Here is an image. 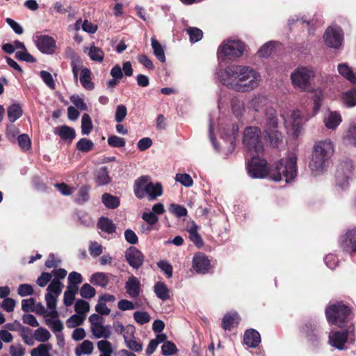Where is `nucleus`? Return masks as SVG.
<instances>
[{
    "mask_svg": "<svg viewBox=\"0 0 356 356\" xmlns=\"http://www.w3.org/2000/svg\"><path fill=\"white\" fill-rule=\"evenodd\" d=\"M243 341L250 348H255L261 342L260 334L255 330H248L244 334Z\"/></svg>",
    "mask_w": 356,
    "mask_h": 356,
    "instance_id": "obj_21",
    "label": "nucleus"
},
{
    "mask_svg": "<svg viewBox=\"0 0 356 356\" xmlns=\"http://www.w3.org/2000/svg\"><path fill=\"white\" fill-rule=\"evenodd\" d=\"M76 147L78 150L82 152H88L93 149L94 143L92 140L83 138L77 142Z\"/></svg>",
    "mask_w": 356,
    "mask_h": 356,
    "instance_id": "obj_48",
    "label": "nucleus"
},
{
    "mask_svg": "<svg viewBox=\"0 0 356 356\" xmlns=\"http://www.w3.org/2000/svg\"><path fill=\"white\" fill-rule=\"evenodd\" d=\"M220 82L237 92L256 89L261 81V74L253 68L242 65H232L218 73Z\"/></svg>",
    "mask_w": 356,
    "mask_h": 356,
    "instance_id": "obj_2",
    "label": "nucleus"
},
{
    "mask_svg": "<svg viewBox=\"0 0 356 356\" xmlns=\"http://www.w3.org/2000/svg\"><path fill=\"white\" fill-rule=\"evenodd\" d=\"M244 44L238 40L224 41L218 48V54L225 59L234 60L244 51Z\"/></svg>",
    "mask_w": 356,
    "mask_h": 356,
    "instance_id": "obj_10",
    "label": "nucleus"
},
{
    "mask_svg": "<svg viewBox=\"0 0 356 356\" xmlns=\"http://www.w3.org/2000/svg\"><path fill=\"white\" fill-rule=\"evenodd\" d=\"M151 44L155 56L159 60L164 63L165 61V56L161 44L154 37L151 38Z\"/></svg>",
    "mask_w": 356,
    "mask_h": 356,
    "instance_id": "obj_36",
    "label": "nucleus"
},
{
    "mask_svg": "<svg viewBox=\"0 0 356 356\" xmlns=\"http://www.w3.org/2000/svg\"><path fill=\"white\" fill-rule=\"evenodd\" d=\"M52 348L51 343H40L31 350L30 355L31 356H50Z\"/></svg>",
    "mask_w": 356,
    "mask_h": 356,
    "instance_id": "obj_31",
    "label": "nucleus"
},
{
    "mask_svg": "<svg viewBox=\"0 0 356 356\" xmlns=\"http://www.w3.org/2000/svg\"><path fill=\"white\" fill-rule=\"evenodd\" d=\"M274 45L273 42H267L264 44L258 51V54L260 57H268L273 53Z\"/></svg>",
    "mask_w": 356,
    "mask_h": 356,
    "instance_id": "obj_62",
    "label": "nucleus"
},
{
    "mask_svg": "<svg viewBox=\"0 0 356 356\" xmlns=\"http://www.w3.org/2000/svg\"><path fill=\"white\" fill-rule=\"evenodd\" d=\"M354 166L350 160L343 161L338 165L336 172L337 185L342 189L346 188L351 179Z\"/></svg>",
    "mask_w": 356,
    "mask_h": 356,
    "instance_id": "obj_11",
    "label": "nucleus"
},
{
    "mask_svg": "<svg viewBox=\"0 0 356 356\" xmlns=\"http://www.w3.org/2000/svg\"><path fill=\"white\" fill-rule=\"evenodd\" d=\"M238 127L237 126H233L231 130H223L222 132V138H223L225 140H227V142L230 143L231 144L233 143L234 140H235L236 136L238 133Z\"/></svg>",
    "mask_w": 356,
    "mask_h": 356,
    "instance_id": "obj_57",
    "label": "nucleus"
},
{
    "mask_svg": "<svg viewBox=\"0 0 356 356\" xmlns=\"http://www.w3.org/2000/svg\"><path fill=\"white\" fill-rule=\"evenodd\" d=\"M97 227L102 232L107 234H113L115 232L116 227L111 220L108 218L102 217L99 219Z\"/></svg>",
    "mask_w": 356,
    "mask_h": 356,
    "instance_id": "obj_30",
    "label": "nucleus"
},
{
    "mask_svg": "<svg viewBox=\"0 0 356 356\" xmlns=\"http://www.w3.org/2000/svg\"><path fill=\"white\" fill-rule=\"evenodd\" d=\"M240 318L236 313L227 314L222 320V327L224 330H230L239 323Z\"/></svg>",
    "mask_w": 356,
    "mask_h": 356,
    "instance_id": "obj_28",
    "label": "nucleus"
},
{
    "mask_svg": "<svg viewBox=\"0 0 356 356\" xmlns=\"http://www.w3.org/2000/svg\"><path fill=\"white\" fill-rule=\"evenodd\" d=\"M35 43L38 49L44 54H51L54 52L56 42L51 36L37 35L35 38Z\"/></svg>",
    "mask_w": 356,
    "mask_h": 356,
    "instance_id": "obj_14",
    "label": "nucleus"
},
{
    "mask_svg": "<svg viewBox=\"0 0 356 356\" xmlns=\"http://www.w3.org/2000/svg\"><path fill=\"white\" fill-rule=\"evenodd\" d=\"M124 257L130 266L135 269L140 268L145 259L143 254L134 246H131L127 249Z\"/></svg>",
    "mask_w": 356,
    "mask_h": 356,
    "instance_id": "obj_13",
    "label": "nucleus"
},
{
    "mask_svg": "<svg viewBox=\"0 0 356 356\" xmlns=\"http://www.w3.org/2000/svg\"><path fill=\"white\" fill-rule=\"evenodd\" d=\"M140 286L138 279L134 276H131L125 284L126 291L130 297L136 298L140 293Z\"/></svg>",
    "mask_w": 356,
    "mask_h": 356,
    "instance_id": "obj_22",
    "label": "nucleus"
},
{
    "mask_svg": "<svg viewBox=\"0 0 356 356\" xmlns=\"http://www.w3.org/2000/svg\"><path fill=\"white\" fill-rule=\"evenodd\" d=\"M340 245L346 252H356V229H350L342 236Z\"/></svg>",
    "mask_w": 356,
    "mask_h": 356,
    "instance_id": "obj_15",
    "label": "nucleus"
},
{
    "mask_svg": "<svg viewBox=\"0 0 356 356\" xmlns=\"http://www.w3.org/2000/svg\"><path fill=\"white\" fill-rule=\"evenodd\" d=\"M343 32L339 26H330L325 32L324 40L330 48L339 47L343 42Z\"/></svg>",
    "mask_w": 356,
    "mask_h": 356,
    "instance_id": "obj_12",
    "label": "nucleus"
},
{
    "mask_svg": "<svg viewBox=\"0 0 356 356\" xmlns=\"http://www.w3.org/2000/svg\"><path fill=\"white\" fill-rule=\"evenodd\" d=\"M95 180L98 185H105L111 181L108 172L106 167H102L95 172Z\"/></svg>",
    "mask_w": 356,
    "mask_h": 356,
    "instance_id": "obj_38",
    "label": "nucleus"
},
{
    "mask_svg": "<svg viewBox=\"0 0 356 356\" xmlns=\"http://www.w3.org/2000/svg\"><path fill=\"white\" fill-rule=\"evenodd\" d=\"M252 159L248 163V175L252 178H264L267 176L275 181L284 178L286 183L293 180L297 175V158L290 153L286 158H282L268 170L267 162L257 154H251Z\"/></svg>",
    "mask_w": 356,
    "mask_h": 356,
    "instance_id": "obj_1",
    "label": "nucleus"
},
{
    "mask_svg": "<svg viewBox=\"0 0 356 356\" xmlns=\"http://www.w3.org/2000/svg\"><path fill=\"white\" fill-rule=\"evenodd\" d=\"M109 275L110 274L108 273L97 272L91 275L90 282L95 286H99L102 288H105L109 283Z\"/></svg>",
    "mask_w": 356,
    "mask_h": 356,
    "instance_id": "obj_24",
    "label": "nucleus"
},
{
    "mask_svg": "<svg viewBox=\"0 0 356 356\" xmlns=\"http://www.w3.org/2000/svg\"><path fill=\"white\" fill-rule=\"evenodd\" d=\"M90 330L92 334L97 339H108L111 335V327L109 325H104L103 323L94 327H90Z\"/></svg>",
    "mask_w": 356,
    "mask_h": 356,
    "instance_id": "obj_27",
    "label": "nucleus"
},
{
    "mask_svg": "<svg viewBox=\"0 0 356 356\" xmlns=\"http://www.w3.org/2000/svg\"><path fill=\"white\" fill-rule=\"evenodd\" d=\"M168 210L177 218L186 216L188 213L187 209L184 207L175 203L170 204Z\"/></svg>",
    "mask_w": 356,
    "mask_h": 356,
    "instance_id": "obj_47",
    "label": "nucleus"
},
{
    "mask_svg": "<svg viewBox=\"0 0 356 356\" xmlns=\"http://www.w3.org/2000/svg\"><path fill=\"white\" fill-rule=\"evenodd\" d=\"M102 202L108 209H115L120 205V200L118 197L104 193L102 197Z\"/></svg>",
    "mask_w": 356,
    "mask_h": 356,
    "instance_id": "obj_41",
    "label": "nucleus"
},
{
    "mask_svg": "<svg viewBox=\"0 0 356 356\" xmlns=\"http://www.w3.org/2000/svg\"><path fill=\"white\" fill-rule=\"evenodd\" d=\"M343 102L347 107L356 106V90L351 89L343 94Z\"/></svg>",
    "mask_w": 356,
    "mask_h": 356,
    "instance_id": "obj_42",
    "label": "nucleus"
},
{
    "mask_svg": "<svg viewBox=\"0 0 356 356\" xmlns=\"http://www.w3.org/2000/svg\"><path fill=\"white\" fill-rule=\"evenodd\" d=\"M67 273V270L64 268H58L52 270L51 274L54 277L47 288V293L45 294L46 303L52 307L54 306L55 301L58 300L64 287L61 280L66 277Z\"/></svg>",
    "mask_w": 356,
    "mask_h": 356,
    "instance_id": "obj_5",
    "label": "nucleus"
},
{
    "mask_svg": "<svg viewBox=\"0 0 356 356\" xmlns=\"http://www.w3.org/2000/svg\"><path fill=\"white\" fill-rule=\"evenodd\" d=\"M54 133L55 135L59 136L64 140H69L72 141L76 136L74 129L67 125L55 127Z\"/></svg>",
    "mask_w": 356,
    "mask_h": 356,
    "instance_id": "obj_23",
    "label": "nucleus"
},
{
    "mask_svg": "<svg viewBox=\"0 0 356 356\" xmlns=\"http://www.w3.org/2000/svg\"><path fill=\"white\" fill-rule=\"evenodd\" d=\"M176 351V346L171 341H166L161 346V353L165 356L173 355Z\"/></svg>",
    "mask_w": 356,
    "mask_h": 356,
    "instance_id": "obj_63",
    "label": "nucleus"
},
{
    "mask_svg": "<svg viewBox=\"0 0 356 356\" xmlns=\"http://www.w3.org/2000/svg\"><path fill=\"white\" fill-rule=\"evenodd\" d=\"M334 152V146L331 140L325 139L315 143L309 161V168L314 175L320 174L325 170Z\"/></svg>",
    "mask_w": 356,
    "mask_h": 356,
    "instance_id": "obj_3",
    "label": "nucleus"
},
{
    "mask_svg": "<svg viewBox=\"0 0 356 356\" xmlns=\"http://www.w3.org/2000/svg\"><path fill=\"white\" fill-rule=\"evenodd\" d=\"M210 266V261L208 258L202 253L196 254L193 260V266L196 272L199 273H206Z\"/></svg>",
    "mask_w": 356,
    "mask_h": 356,
    "instance_id": "obj_20",
    "label": "nucleus"
},
{
    "mask_svg": "<svg viewBox=\"0 0 356 356\" xmlns=\"http://www.w3.org/2000/svg\"><path fill=\"white\" fill-rule=\"evenodd\" d=\"M56 305L57 301H55L54 307L47 303V308L49 309V312H47L41 304H39L38 307H40L41 314L44 316L50 317L49 318L45 319V324L51 328L56 338H59V337H61V332L64 328V325L58 318V313L56 310Z\"/></svg>",
    "mask_w": 356,
    "mask_h": 356,
    "instance_id": "obj_9",
    "label": "nucleus"
},
{
    "mask_svg": "<svg viewBox=\"0 0 356 356\" xmlns=\"http://www.w3.org/2000/svg\"><path fill=\"white\" fill-rule=\"evenodd\" d=\"M316 75V72L312 66L300 65L296 67L291 74L292 85L296 88L306 91L309 89L311 79Z\"/></svg>",
    "mask_w": 356,
    "mask_h": 356,
    "instance_id": "obj_6",
    "label": "nucleus"
},
{
    "mask_svg": "<svg viewBox=\"0 0 356 356\" xmlns=\"http://www.w3.org/2000/svg\"><path fill=\"white\" fill-rule=\"evenodd\" d=\"M344 140L349 145H356V121L350 125Z\"/></svg>",
    "mask_w": 356,
    "mask_h": 356,
    "instance_id": "obj_45",
    "label": "nucleus"
},
{
    "mask_svg": "<svg viewBox=\"0 0 356 356\" xmlns=\"http://www.w3.org/2000/svg\"><path fill=\"white\" fill-rule=\"evenodd\" d=\"M197 225L193 222L192 225L188 227V232L191 241L198 248H200L203 245V241L197 232Z\"/></svg>",
    "mask_w": 356,
    "mask_h": 356,
    "instance_id": "obj_33",
    "label": "nucleus"
},
{
    "mask_svg": "<svg viewBox=\"0 0 356 356\" xmlns=\"http://www.w3.org/2000/svg\"><path fill=\"white\" fill-rule=\"evenodd\" d=\"M97 348L102 354L113 353L112 344L107 340H101L97 342Z\"/></svg>",
    "mask_w": 356,
    "mask_h": 356,
    "instance_id": "obj_58",
    "label": "nucleus"
},
{
    "mask_svg": "<svg viewBox=\"0 0 356 356\" xmlns=\"http://www.w3.org/2000/svg\"><path fill=\"white\" fill-rule=\"evenodd\" d=\"M186 31L189 35L190 41L193 43L200 40L203 35L202 31L195 27H190L187 29Z\"/></svg>",
    "mask_w": 356,
    "mask_h": 356,
    "instance_id": "obj_55",
    "label": "nucleus"
},
{
    "mask_svg": "<svg viewBox=\"0 0 356 356\" xmlns=\"http://www.w3.org/2000/svg\"><path fill=\"white\" fill-rule=\"evenodd\" d=\"M78 292V290L73 287V289L67 288L64 293L63 303L65 306L69 307L73 304L75 299V295Z\"/></svg>",
    "mask_w": 356,
    "mask_h": 356,
    "instance_id": "obj_49",
    "label": "nucleus"
},
{
    "mask_svg": "<svg viewBox=\"0 0 356 356\" xmlns=\"http://www.w3.org/2000/svg\"><path fill=\"white\" fill-rule=\"evenodd\" d=\"M83 277L79 273L73 271L71 272L67 277V288L73 289L74 287L76 290L79 289L78 285L82 283Z\"/></svg>",
    "mask_w": 356,
    "mask_h": 356,
    "instance_id": "obj_40",
    "label": "nucleus"
},
{
    "mask_svg": "<svg viewBox=\"0 0 356 356\" xmlns=\"http://www.w3.org/2000/svg\"><path fill=\"white\" fill-rule=\"evenodd\" d=\"M33 337L40 343H47V342L51 339V334L47 329L40 327L34 331Z\"/></svg>",
    "mask_w": 356,
    "mask_h": 356,
    "instance_id": "obj_34",
    "label": "nucleus"
},
{
    "mask_svg": "<svg viewBox=\"0 0 356 356\" xmlns=\"http://www.w3.org/2000/svg\"><path fill=\"white\" fill-rule=\"evenodd\" d=\"M243 143L250 154L260 155L264 152V146L260 140V129L258 127H247L243 133Z\"/></svg>",
    "mask_w": 356,
    "mask_h": 356,
    "instance_id": "obj_8",
    "label": "nucleus"
},
{
    "mask_svg": "<svg viewBox=\"0 0 356 356\" xmlns=\"http://www.w3.org/2000/svg\"><path fill=\"white\" fill-rule=\"evenodd\" d=\"M96 294V291L89 284H84L80 289V295L82 298L86 299H90Z\"/></svg>",
    "mask_w": 356,
    "mask_h": 356,
    "instance_id": "obj_50",
    "label": "nucleus"
},
{
    "mask_svg": "<svg viewBox=\"0 0 356 356\" xmlns=\"http://www.w3.org/2000/svg\"><path fill=\"white\" fill-rule=\"evenodd\" d=\"M232 109L233 113L236 117L241 116L243 115V112L245 111V106H244L243 102L237 99H232Z\"/></svg>",
    "mask_w": 356,
    "mask_h": 356,
    "instance_id": "obj_53",
    "label": "nucleus"
},
{
    "mask_svg": "<svg viewBox=\"0 0 356 356\" xmlns=\"http://www.w3.org/2000/svg\"><path fill=\"white\" fill-rule=\"evenodd\" d=\"M8 118L10 122H15L22 115V110L19 104H13L7 109Z\"/></svg>",
    "mask_w": 356,
    "mask_h": 356,
    "instance_id": "obj_39",
    "label": "nucleus"
},
{
    "mask_svg": "<svg viewBox=\"0 0 356 356\" xmlns=\"http://www.w3.org/2000/svg\"><path fill=\"white\" fill-rule=\"evenodd\" d=\"M90 70L86 67H83L80 74V82L83 88L87 90L93 88V83L91 82Z\"/></svg>",
    "mask_w": 356,
    "mask_h": 356,
    "instance_id": "obj_35",
    "label": "nucleus"
},
{
    "mask_svg": "<svg viewBox=\"0 0 356 356\" xmlns=\"http://www.w3.org/2000/svg\"><path fill=\"white\" fill-rule=\"evenodd\" d=\"M151 180L149 176H142L138 178L134 183V193L139 198L143 199L146 196V192Z\"/></svg>",
    "mask_w": 356,
    "mask_h": 356,
    "instance_id": "obj_19",
    "label": "nucleus"
},
{
    "mask_svg": "<svg viewBox=\"0 0 356 356\" xmlns=\"http://www.w3.org/2000/svg\"><path fill=\"white\" fill-rule=\"evenodd\" d=\"M18 145L23 151L30 149L31 147V140L27 134L19 135L17 138Z\"/></svg>",
    "mask_w": 356,
    "mask_h": 356,
    "instance_id": "obj_54",
    "label": "nucleus"
},
{
    "mask_svg": "<svg viewBox=\"0 0 356 356\" xmlns=\"http://www.w3.org/2000/svg\"><path fill=\"white\" fill-rule=\"evenodd\" d=\"M341 122L340 114L336 111H328L324 118L325 125L327 128L334 129L339 125Z\"/></svg>",
    "mask_w": 356,
    "mask_h": 356,
    "instance_id": "obj_25",
    "label": "nucleus"
},
{
    "mask_svg": "<svg viewBox=\"0 0 356 356\" xmlns=\"http://www.w3.org/2000/svg\"><path fill=\"white\" fill-rule=\"evenodd\" d=\"M282 117L284 121L286 127L291 126L295 134H297L303 121L307 120V118H304V116L299 110L292 111L289 120H286L283 115H282Z\"/></svg>",
    "mask_w": 356,
    "mask_h": 356,
    "instance_id": "obj_17",
    "label": "nucleus"
},
{
    "mask_svg": "<svg viewBox=\"0 0 356 356\" xmlns=\"http://www.w3.org/2000/svg\"><path fill=\"white\" fill-rule=\"evenodd\" d=\"M85 318V316L74 314L66 321V325L69 328H74L81 325Z\"/></svg>",
    "mask_w": 356,
    "mask_h": 356,
    "instance_id": "obj_52",
    "label": "nucleus"
},
{
    "mask_svg": "<svg viewBox=\"0 0 356 356\" xmlns=\"http://www.w3.org/2000/svg\"><path fill=\"white\" fill-rule=\"evenodd\" d=\"M271 104L267 96L263 94L254 95L249 101V106L256 112L265 109L267 106H271Z\"/></svg>",
    "mask_w": 356,
    "mask_h": 356,
    "instance_id": "obj_18",
    "label": "nucleus"
},
{
    "mask_svg": "<svg viewBox=\"0 0 356 356\" xmlns=\"http://www.w3.org/2000/svg\"><path fill=\"white\" fill-rule=\"evenodd\" d=\"M88 56L92 60L101 63L104 60V53L102 49L91 46L88 51Z\"/></svg>",
    "mask_w": 356,
    "mask_h": 356,
    "instance_id": "obj_43",
    "label": "nucleus"
},
{
    "mask_svg": "<svg viewBox=\"0 0 356 356\" xmlns=\"http://www.w3.org/2000/svg\"><path fill=\"white\" fill-rule=\"evenodd\" d=\"M134 318L137 323L143 325L150 321V315L147 312L137 311L134 313Z\"/></svg>",
    "mask_w": 356,
    "mask_h": 356,
    "instance_id": "obj_56",
    "label": "nucleus"
},
{
    "mask_svg": "<svg viewBox=\"0 0 356 356\" xmlns=\"http://www.w3.org/2000/svg\"><path fill=\"white\" fill-rule=\"evenodd\" d=\"M339 74L348 79L353 85L356 86V77L351 69L346 64H339L338 65Z\"/></svg>",
    "mask_w": 356,
    "mask_h": 356,
    "instance_id": "obj_37",
    "label": "nucleus"
},
{
    "mask_svg": "<svg viewBox=\"0 0 356 356\" xmlns=\"http://www.w3.org/2000/svg\"><path fill=\"white\" fill-rule=\"evenodd\" d=\"M74 310L77 314L86 317V314L90 310V305L86 300L78 299L74 305Z\"/></svg>",
    "mask_w": 356,
    "mask_h": 356,
    "instance_id": "obj_44",
    "label": "nucleus"
},
{
    "mask_svg": "<svg viewBox=\"0 0 356 356\" xmlns=\"http://www.w3.org/2000/svg\"><path fill=\"white\" fill-rule=\"evenodd\" d=\"M348 331H338L333 333H330L329 335V343L339 349L343 350L346 348V343L348 341Z\"/></svg>",
    "mask_w": 356,
    "mask_h": 356,
    "instance_id": "obj_16",
    "label": "nucleus"
},
{
    "mask_svg": "<svg viewBox=\"0 0 356 356\" xmlns=\"http://www.w3.org/2000/svg\"><path fill=\"white\" fill-rule=\"evenodd\" d=\"M154 291L156 296L162 300L165 301L170 298V291L165 284L162 282H158L155 284Z\"/></svg>",
    "mask_w": 356,
    "mask_h": 356,
    "instance_id": "obj_32",
    "label": "nucleus"
},
{
    "mask_svg": "<svg viewBox=\"0 0 356 356\" xmlns=\"http://www.w3.org/2000/svg\"><path fill=\"white\" fill-rule=\"evenodd\" d=\"M279 124L276 110L272 106H267L264 111L261 126L270 142L275 145H277L282 139V134L278 131Z\"/></svg>",
    "mask_w": 356,
    "mask_h": 356,
    "instance_id": "obj_4",
    "label": "nucleus"
},
{
    "mask_svg": "<svg viewBox=\"0 0 356 356\" xmlns=\"http://www.w3.org/2000/svg\"><path fill=\"white\" fill-rule=\"evenodd\" d=\"M94 350V344L90 340H84L82 343L76 346L74 349L76 356H83L84 355L92 354Z\"/></svg>",
    "mask_w": 356,
    "mask_h": 356,
    "instance_id": "obj_26",
    "label": "nucleus"
},
{
    "mask_svg": "<svg viewBox=\"0 0 356 356\" xmlns=\"http://www.w3.org/2000/svg\"><path fill=\"white\" fill-rule=\"evenodd\" d=\"M108 144L113 147H122L125 145L124 138L113 135L108 138Z\"/></svg>",
    "mask_w": 356,
    "mask_h": 356,
    "instance_id": "obj_60",
    "label": "nucleus"
},
{
    "mask_svg": "<svg viewBox=\"0 0 356 356\" xmlns=\"http://www.w3.org/2000/svg\"><path fill=\"white\" fill-rule=\"evenodd\" d=\"M19 130L14 124H11L7 126L6 137L10 142H15Z\"/></svg>",
    "mask_w": 356,
    "mask_h": 356,
    "instance_id": "obj_64",
    "label": "nucleus"
},
{
    "mask_svg": "<svg viewBox=\"0 0 356 356\" xmlns=\"http://www.w3.org/2000/svg\"><path fill=\"white\" fill-rule=\"evenodd\" d=\"M89 252L93 257H97L103 252V247L96 241H90L89 244Z\"/></svg>",
    "mask_w": 356,
    "mask_h": 356,
    "instance_id": "obj_59",
    "label": "nucleus"
},
{
    "mask_svg": "<svg viewBox=\"0 0 356 356\" xmlns=\"http://www.w3.org/2000/svg\"><path fill=\"white\" fill-rule=\"evenodd\" d=\"M124 342L127 348L135 352H140L143 350V344L135 339H129L124 334Z\"/></svg>",
    "mask_w": 356,
    "mask_h": 356,
    "instance_id": "obj_51",
    "label": "nucleus"
},
{
    "mask_svg": "<svg viewBox=\"0 0 356 356\" xmlns=\"http://www.w3.org/2000/svg\"><path fill=\"white\" fill-rule=\"evenodd\" d=\"M163 194V187L160 183L150 182L146 192L149 200H154Z\"/></svg>",
    "mask_w": 356,
    "mask_h": 356,
    "instance_id": "obj_29",
    "label": "nucleus"
},
{
    "mask_svg": "<svg viewBox=\"0 0 356 356\" xmlns=\"http://www.w3.org/2000/svg\"><path fill=\"white\" fill-rule=\"evenodd\" d=\"M325 314L329 323L341 327L345 326V323L351 318L350 309L341 302L327 307Z\"/></svg>",
    "mask_w": 356,
    "mask_h": 356,
    "instance_id": "obj_7",
    "label": "nucleus"
},
{
    "mask_svg": "<svg viewBox=\"0 0 356 356\" xmlns=\"http://www.w3.org/2000/svg\"><path fill=\"white\" fill-rule=\"evenodd\" d=\"M175 179L186 187H190L193 184V181L188 174L178 173L176 175Z\"/></svg>",
    "mask_w": 356,
    "mask_h": 356,
    "instance_id": "obj_61",
    "label": "nucleus"
},
{
    "mask_svg": "<svg viewBox=\"0 0 356 356\" xmlns=\"http://www.w3.org/2000/svg\"><path fill=\"white\" fill-rule=\"evenodd\" d=\"M92 123L88 114L84 113L81 118V133L83 135H88L92 129Z\"/></svg>",
    "mask_w": 356,
    "mask_h": 356,
    "instance_id": "obj_46",
    "label": "nucleus"
}]
</instances>
